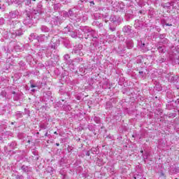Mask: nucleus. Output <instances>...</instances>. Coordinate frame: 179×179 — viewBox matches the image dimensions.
<instances>
[{
    "label": "nucleus",
    "mask_w": 179,
    "mask_h": 179,
    "mask_svg": "<svg viewBox=\"0 0 179 179\" xmlns=\"http://www.w3.org/2000/svg\"><path fill=\"white\" fill-rule=\"evenodd\" d=\"M45 136H48V132H45Z\"/></svg>",
    "instance_id": "obj_1"
},
{
    "label": "nucleus",
    "mask_w": 179,
    "mask_h": 179,
    "mask_svg": "<svg viewBox=\"0 0 179 179\" xmlns=\"http://www.w3.org/2000/svg\"><path fill=\"white\" fill-rule=\"evenodd\" d=\"M31 87H32V88H33V87H36V85H31Z\"/></svg>",
    "instance_id": "obj_2"
},
{
    "label": "nucleus",
    "mask_w": 179,
    "mask_h": 179,
    "mask_svg": "<svg viewBox=\"0 0 179 179\" xmlns=\"http://www.w3.org/2000/svg\"><path fill=\"white\" fill-rule=\"evenodd\" d=\"M90 3H92V5H94V1H90Z\"/></svg>",
    "instance_id": "obj_3"
},
{
    "label": "nucleus",
    "mask_w": 179,
    "mask_h": 179,
    "mask_svg": "<svg viewBox=\"0 0 179 179\" xmlns=\"http://www.w3.org/2000/svg\"><path fill=\"white\" fill-rule=\"evenodd\" d=\"M55 135H58V133L57 131L54 132Z\"/></svg>",
    "instance_id": "obj_4"
},
{
    "label": "nucleus",
    "mask_w": 179,
    "mask_h": 179,
    "mask_svg": "<svg viewBox=\"0 0 179 179\" xmlns=\"http://www.w3.org/2000/svg\"><path fill=\"white\" fill-rule=\"evenodd\" d=\"M56 146H59V143H57Z\"/></svg>",
    "instance_id": "obj_5"
},
{
    "label": "nucleus",
    "mask_w": 179,
    "mask_h": 179,
    "mask_svg": "<svg viewBox=\"0 0 179 179\" xmlns=\"http://www.w3.org/2000/svg\"><path fill=\"white\" fill-rule=\"evenodd\" d=\"M13 94H16V92L15 91H13Z\"/></svg>",
    "instance_id": "obj_6"
},
{
    "label": "nucleus",
    "mask_w": 179,
    "mask_h": 179,
    "mask_svg": "<svg viewBox=\"0 0 179 179\" xmlns=\"http://www.w3.org/2000/svg\"><path fill=\"white\" fill-rule=\"evenodd\" d=\"M166 26H172L171 24H166Z\"/></svg>",
    "instance_id": "obj_7"
},
{
    "label": "nucleus",
    "mask_w": 179,
    "mask_h": 179,
    "mask_svg": "<svg viewBox=\"0 0 179 179\" xmlns=\"http://www.w3.org/2000/svg\"><path fill=\"white\" fill-rule=\"evenodd\" d=\"M141 153H143V150H141Z\"/></svg>",
    "instance_id": "obj_8"
},
{
    "label": "nucleus",
    "mask_w": 179,
    "mask_h": 179,
    "mask_svg": "<svg viewBox=\"0 0 179 179\" xmlns=\"http://www.w3.org/2000/svg\"><path fill=\"white\" fill-rule=\"evenodd\" d=\"M35 91H36V90H31V92H35Z\"/></svg>",
    "instance_id": "obj_9"
},
{
    "label": "nucleus",
    "mask_w": 179,
    "mask_h": 179,
    "mask_svg": "<svg viewBox=\"0 0 179 179\" xmlns=\"http://www.w3.org/2000/svg\"><path fill=\"white\" fill-rule=\"evenodd\" d=\"M36 134H37V135H38V134H40V133H39V132H37Z\"/></svg>",
    "instance_id": "obj_10"
},
{
    "label": "nucleus",
    "mask_w": 179,
    "mask_h": 179,
    "mask_svg": "<svg viewBox=\"0 0 179 179\" xmlns=\"http://www.w3.org/2000/svg\"><path fill=\"white\" fill-rule=\"evenodd\" d=\"M87 156H89V153H87Z\"/></svg>",
    "instance_id": "obj_11"
},
{
    "label": "nucleus",
    "mask_w": 179,
    "mask_h": 179,
    "mask_svg": "<svg viewBox=\"0 0 179 179\" xmlns=\"http://www.w3.org/2000/svg\"><path fill=\"white\" fill-rule=\"evenodd\" d=\"M11 124H12V125H13V122H12Z\"/></svg>",
    "instance_id": "obj_12"
},
{
    "label": "nucleus",
    "mask_w": 179,
    "mask_h": 179,
    "mask_svg": "<svg viewBox=\"0 0 179 179\" xmlns=\"http://www.w3.org/2000/svg\"><path fill=\"white\" fill-rule=\"evenodd\" d=\"M33 1H36V0H33Z\"/></svg>",
    "instance_id": "obj_13"
}]
</instances>
